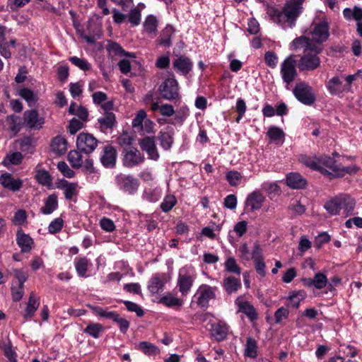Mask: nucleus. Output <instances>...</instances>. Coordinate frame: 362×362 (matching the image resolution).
I'll return each instance as SVG.
<instances>
[{
	"instance_id": "nucleus-30",
	"label": "nucleus",
	"mask_w": 362,
	"mask_h": 362,
	"mask_svg": "<svg viewBox=\"0 0 362 362\" xmlns=\"http://www.w3.org/2000/svg\"><path fill=\"white\" fill-rule=\"evenodd\" d=\"M100 129L105 132L107 129H112L116 123V117L113 112H105L104 115L98 119Z\"/></svg>"
},
{
	"instance_id": "nucleus-54",
	"label": "nucleus",
	"mask_w": 362,
	"mask_h": 362,
	"mask_svg": "<svg viewBox=\"0 0 362 362\" xmlns=\"http://www.w3.org/2000/svg\"><path fill=\"white\" fill-rule=\"evenodd\" d=\"M224 267L226 271L230 273H233L238 275L241 274V269L237 264L235 259L233 257H229L226 259L224 263Z\"/></svg>"
},
{
	"instance_id": "nucleus-59",
	"label": "nucleus",
	"mask_w": 362,
	"mask_h": 362,
	"mask_svg": "<svg viewBox=\"0 0 362 362\" xmlns=\"http://www.w3.org/2000/svg\"><path fill=\"white\" fill-rule=\"evenodd\" d=\"M64 226V221L61 217L54 218L48 226V231L54 234L61 231Z\"/></svg>"
},
{
	"instance_id": "nucleus-9",
	"label": "nucleus",
	"mask_w": 362,
	"mask_h": 362,
	"mask_svg": "<svg viewBox=\"0 0 362 362\" xmlns=\"http://www.w3.org/2000/svg\"><path fill=\"white\" fill-rule=\"evenodd\" d=\"M16 281H13L11 286V296L13 301H19L24 295V283L28 279V274L24 272L14 270Z\"/></svg>"
},
{
	"instance_id": "nucleus-18",
	"label": "nucleus",
	"mask_w": 362,
	"mask_h": 362,
	"mask_svg": "<svg viewBox=\"0 0 362 362\" xmlns=\"http://www.w3.org/2000/svg\"><path fill=\"white\" fill-rule=\"evenodd\" d=\"M229 327L223 321H218L211 325L209 329L211 337L216 341H221L226 339Z\"/></svg>"
},
{
	"instance_id": "nucleus-52",
	"label": "nucleus",
	"mask_w": 362,
	"mask_h": 362,
	"mask_svg": "<svg viewBox=\"0 0 362 362\" xmlns=\"http://www.w3.org/2000/svg\"><path fill=\"white\" fill-rule=\"evenodd\" d=\"M177 204V199L173 194H167L160 203V208L163 212L170 211Z\"/></svg>"
},
{
	"instance_id": "nucleus-46",
	"label": "nucleus",
	"mask_w": 362,
	"mask_h": 362,
	"mask_svg": "<svg viewBox=\"0 0 362 362\" xmlns=\"http://www.w3.org/2000/svg\"><path fill=\"white\" fill-rule=\"evenodd\" d=\"M158 27V21L156 16L153 15L148 16L144 22V28L145 32L148 34H156Z\"/></svg>"
},
{
	"instance_id": "nucleus-2",
	"label": "nucleus",
	"mask_w": 362,
	"mask_h": 362,
	"mask_svg": "<svg viewBox=\"0 0 362 362\" xmlns=\"http://www.w3.org/2000/svg\"><path fill=\"white\" fill-rule=\"evenodd\" d=\"M319 164L322 166L320 172L332 177H343L346 174H352L357 170L355 166L342 167L332 158L326 155L319 156Z\"/></svg>"
},
{
	"instance_id": "nucleus-27",
	"label": "nucleus",
	"mask_w": 362,
	"mask_h": 362,
	"mask_svg": "<svg viewBox=\"0 0 362 362\" xmlns=\"http://www.w3.org/2000/svg\"><path fill=\"white\" fill-rule=\"evenodd\" d=\"M340 211L342 210V215L344 216H351L355 208V200L349 195L339 196Z\"/></svg>"
},
{
	"instance_id": "nucleus-56",
	"label": "nucleus",
	"mask_w": 362,
	"mask_h": 362,
	"mask_svg": "<svg viewBox=\"0 0 362 362\" xmlns=\"http://www.w3.org/2000/svg\"><path fill=\"white\" fill-rule=\"evenodd\" d=\"M69 59L74 66H77L82 71H86L91 69L90 64L85 59L79 58L74 56L70 57Z\"/></svg>"
},
{
	"instance_id": "nucleus-1",
	"label": "nucleus",
	"mask_w": 362,
	"mask_h": 362,
	"mask_svg": "<svg viewBox=\"0 0 362 362\" xmlns=\"http://www.w3.org/2000/svg\"><path fill=\"white\" fill-rule=\"evenodd\" d=\"M305 0H288L284 6V11H280L276 8H271L268 13L273 21L284 28L288 26L292 28L298 16L302 12V4Z\"/></svg>"
},
{
	"instance_id": "nucleus-51",
	"label": "nucleus",
	"mask_w": 362,
	"mask_h": 362,
	"mask_svg": "<svg viewBox=\"0 0 362 362\" xmlns=\"http://www.w3.org/2000/svg\"><path fill=\"white\" fill-rule=\"evenodd\" d=\"M23 160V155L21 152H14L6 155L3 160V165L9 167L11 165H18Z\"/></svg>"
},
{
	"instance_id": "nucleus-49",
	"label": "nucleus",
	"mask_w": 362,
	"mask_h": 362,
	"mask_svg": "<svg viewBox=\"0 0 362 362\" xmlns=\"http://www.w3.org/2000/svg\"><path fill=\"white\" fill-rule=\"evenodd\" d=\"M341 81L339 76L332 78L327 84V88L332 95H337L342 93Z\"/></svg>"
},
{
	"instance_id": "nucleus-23",
	"label": "nucleus",
	"mask_w": 362,
	"mask_h": 362,
	"mask_svg": "<svg viewBox=\"0 0 362 362\" xmlns=\"http://www.w3.org/2000/svg\"><path fill=\"white\" fill-rule=\"evenodd\" d=\"M40 306L38 297L34 292H31L23 313V317L25 320H30L35 315L36 310Z\"/></svg>"
},
{
	"instance_id": "nucleus-5",
	"label": "nucleus",
	"mask_w": 362,
	"mask_h": 362,
	"mask_svg": "<svg viewBox=\"0 0 362 362\" xmlns=\"http://www.w3.org/2000/svg\"><path fill=\"white\" fill-rule=\"evenodd\" d=\"M320 52L310 51L303 53L298 63V68L301 71H311L320 67L321 64L318 54Z\"/></svg>"
},
{
	"instance_id": "nucleus-6",
	"label": "nucleus",
	"mask_w": 362,
	"mask_h": 362,
	"mask_svg": "<svg viewBox=\"0 0 362 362\" xmlns=\"http://www.w3.org/2000/svg\"><path fill=\"white\" fill-rule=\"evenodd\" d=\"M296 62L293 55H290L281 64L280 74L283 81L290 85L297 76Z\"/></svg>"
},
{
	"instance_id": "nucleus-21",
	"label": "nucleus",
	"mask_w": 362,
	"mask_h": 362,
	"mask_svg": "<svg viewBox=\"0 0 362 362\" xmlns=\"http://www.w3.org/2000/svg\"><path fill=\"white\" fill-rule=\"evenodd\" d=\"M173 66L177 73L187 75L192 69L193 62L189 57L180 55L173 60Z\"/></svg>"
},
{
	"instance_id": "nucleus-17",
	"label": "nucleus",
	"mask_w": 362,
	"mask_h": 362,
	"mask_svg": "<svg viewBox=\"0 0 362 362\" xmlns=\"http://www.w3.org/2000/svg\"><path fill=\"white\" fill-rule=\"evenodd\" d=\"M139 144L142 149L148 154L149 159L157 160L159 158V153L158 152L154 137L146 136L139 141Z\"/></svg>"
},
{
	"instance_id": "nucleus-58",
	"label": "nucleus",
	"mask_w": 362,
	"mask_h": 362,
	"mask_svg": "<svg viewBox=\"0 0 362 362\" xmlns=\"http://www.w3.org/2000/svg\"><path fill=\"white\" fill-rule=\"evenodd\" d=\"M257 342L256 341L249 337L247 339L245 355L250 358H255L257 356Z\"/></svg>"
},
{
	"instance_id": "nucleus-22",
	"label": "nucleus",
	"mask_w": 362,
	"mask_h": 362,
	"mask_svg": "<svg viewBox=\"0 0 362 362\" xmlns=\"http://www.w3.org/2000/svg\"><path fill=\"white\" fill-rule=\"evenodd\" d=\"M117 155V151L112 146H105L100 161L105 168H113L116 164Z\"/></svg>"
},
{
	"instance_id": "nucleus-37",
	"label": "nucleus",
	"mask_w": 362,
	"mask_h": 362,
	"mask_svg": "<svg viewBox=\"0 0 362 362\" xmlns=\"http://www.w3.org/2000/svg\"><path fill=\"white\" fill-rule=\"evenodd\" d=\"M51 147L54 152L59 155L64 154L67 150V141L62 136H57L53 139Z\"/></svg>"
},
{
	"instance_id": "nucleus-60",
	"label": "nucleus",
	"mask_w": 362,
	"mask_h": 362,
	"mask_svg": "<svg viewBox=\"0 0 362 362\" xmlns=\"http://www.w3.org/2000/svg\"><path fill=\"white\" fill-rule=\"evenodd\" d=\"M314 287L317 289L325 288L327 284V278L325 274L318 272L313 277Z\"/></svg>"
},
{
	"instance_id": "nucleus-8",
	"label": "nucleus",
	"mask_w": 362,
	"mask_h": 362,
	"mask_svg": "<svg viewBox=\"0 0 362 362\" xmlns=\"http://www.w3.org/2000/svg\"><path fill=\"white\" fill-rule=\"evenodd\" d=\"M158 90L162 98L167 100L180 99L178 83L174 78H166Z\"/></svg>"
},
{
	"instance_id": "nucleus-45",
	"label": "nucleus",
	"mask_w": 362,
	"mask_h": 362,
	"mask_svg": "<svg viewBox=\"0 0 362 362\" xmlns=\"http://www.w3.org/2000/svg\"><path fill=\"white\" fill-rule=\"evenodd\" d=\"M324 208L326 209V211L330 215H332V216L339 215L341 213H340L339 196L327 201L325 204Z\"/></svg>"
},
{
	"instance_id": "nucleus-19",
	"label": "nucleus",
	"mask_w": 362,
	"mask_h": 362,
	"mask_svg": "<svg viewBox=\"0 0 362 362\" xmlns=\"http://www.w3.org/2000/svg\"><path fill=\"white\" fill-rule=\"evenodd\" d=\"M235 303L238 307V311L245 314L250 321L253 322L257 319V312L249 301L239 297Z\"/></svg>"
},
{
	"instance_id": "nucleus-13",
	"label": "nucleus",
	"mask_w": 362,
	"mask_h": 362,
	"mask_svg": "<svg viewBox=\"0 0 362 362\" xmlns=\"http://www.w3.org/2000/svg\"><path fill=\"white\" fill-rule=\"evenodd\" d=\"M312 40L317 45L325 42L329 36V26L326 20H323L314 25L311 32Z\"/></svg>"
},
{
	"instance_id": "nucleus-53",
	"label": "nucleus",
	"mask_w": 362,
	"mask_h": 362,
	"mask_svg": "<svg viewBox=\"0 0 362 362\" xmlns=\"http://www.w3.org/2000/svg\"><path fill=\"white\" fill-rule=\"evenodd\" d=\"M0 347L3 350L5 356L8 358V362H17L16 354L13 351L10 341L0 343Z\"/></svg>"
},
{
	"instance_id": "nucleus-34",
	"label": "nucleus",
	"mask_w": 362,
	"mask_h": 362,
	"mask_svg": "<svg viewBox=\"0 0 362 362\" xmlns=\"http://www.w3.org/2000/svg\"><path fill=\"white\" fill-rule=\"evenodd\" d=\"M159 303L169 308L181 307L183 300L175 297L173 293L167 292L160 297Z\"/></svg>"
},
{
	"instance_id": "nucleus-50",
	"label": "nucleus",
	"mask_w": 362,
	"mask_h": 362,
	"mask_svg": "<svg viewBox=\"0 0 362 362\" xmlns=\"http://www.w3.org/2000/svg\"><path fill=\"white\" fill-rule=\"evenodd\" d=\"M67 158L73 168H78L83 165V158L80 151H70Z\"/></svg>"
},
{
	"instance_id": "nucleus-39",
	"label": "nucleus",
	"mask_w": 362,
	"mask_h": 362,
	"mask_svg": "<svg viewBox=\"0 0 362 362\" xmlns=\"http://www.w3.org/2000/svg\"><path fill=\"white\" fill-rule=\"evenodd\" d=\"M299 160L301 163L313 170L319 171L322 168V166L319 164V157L315 156H311L303 154L300 156Z\"/></svg>"
},
{
	"instance_id": "nucleus-63",
	"label": "nucleus",
	"mask_w": 362,
	"mask_h": 362,
	"mask_svg": "<svg viewBox=\"0 0 362 362\" xmlns=\"http://www.w3.org/2000/svg\"><path fill=\"white\" fill-rule=\"evenodd\" d=\"M84 122L82 120L72 118L69 124V132L71 134H75L78 131L84 127Z\"/></svg>"
},
{
	"instance_id": "nucleus-4",
	"label": "nucleus",
	"mask_w": 362,
	"mask_h": 362,
	"mask_svg": "<svg viewBox=\"0 0 362 362\" xmlns=\"http://www.w3.org/2000/svg\"><path fill=\"white\" fill-rule=\"evenodd\" d=\"M217 287L208 284H202L199 286L194 298L197 305L202 310H206L209 306V301L216 298Z\"/></svg>"
},
{
	"instance_id": "nucleus-48",
	"label": "nucleus",
	"mask_w": 362,
	"mask_h": 362,
	"mask_svg": "<svg viewBox=\"0 0 362 362\" xmlns=\"http://www.w3.org/2000/svg\"><path fill=\"white\" fill-rule=\"evenodd\" d=\"M84 333L89 334L95 339L100 337L103 332V326L100 323H90L83 330Z\"/></svg>"
},
{
	"instance_id": "nucleus-11",
	"label": "nucleus",
	"mask_w": 362,
	"mask_h": 362,
	"mask_svg": "<svg viewBox=\"0 0 362 362\" xmlns=\"http://www.w3.org/2000/svg\"><path fill=\"white\" fill-rule=\"evenodd\" d=\"M194 281V276L186 269L182 268L179 271L177 286L182 296H187Z\"/></svg>"
},
{
	"instance_id": "nucleus-24",
	"label": "nucleus",
	"mask_w": 362,
	"mask_h": 362,
	"mask_svg": "<svg viewBox=\"0 0 362 362\" xmlns=\"http://www.w3.org/2000/svg\"><path fill=\"white\" fill-rule=\"evenodd\" d=\"M78 185L76 182H69L66 180H62L58 188L63 190L64 195L66 199L73 200L78 194Z\"/></svg>"
},
{
	"instance_id": "nucleus-36",
	"label": "nucleus",
	"mask_w": 362,
	"mask_h": 362,
	"mask_svg": "<svg viewBox=\"0 0 362 362\" xmlns=\"http://www.w3.org/2000/svg\"><path fill=\"white\" fill-rule=\"evenodd\" d=\"M107 50L110 54L116 56H127L129 57L134 58L135 54L132 52H127L118 43L112 41H109L107 45Z\"/></svg>"
},
{
	"instance_id": "nucleus-32",
	"label": "nucleus",
	"mask_w": 362,
	"mask_h": 362,
	"mask_svg": "<svg viewBox=\"0 0 362 362\" xmlns=\"http://www.w3.org/2000/svg\"><path fill=\"white\" fill-rule=\"evenodd\" d=\"M287 185L293 189H302L306 185V180L298 173H291L286 176Z\"/></svg>"
},
{
	"instance_id": "nucleus-31",
	"label": "nucleus",
	"mask_w": 362,
	"mask_h": 362,
	"mask_svg": "<svg viewBox=\"0 0 362 362\" xmlns=\"http://www.w3.org/2000/svg\"><path fill=\"white\" fill-rule=\"evenodd\" d=\"M175 33L174 28L170 25H167L160 32L158 43L163 47H169L172 45V36Z\"/></svg>"
},
{
	"instance_id": "nucleus-15",
	"label": "nucleus",
	"mask_w": 362,
	"mask_h": 362,
	"mask_svg": "<svg viewBox=\"0 0 362 362\" xmlns=\"http://www.w3.org/2000/svg\"><path fill=\"white\" fill-rule=\"evenodd\" d=\"M292 46L293 49H303V53L310 51H316L317 52H321L322 47L321 45H317L308 37L300 36L295 38L292 42Z\"/></svg>"
},
{
	"instance_id": "nucleus-42",
	"label": "nucleus",
	"mask_w": 362,
	"mask_h": 362,
	"mask_svg": "<svg viewBox=\"0 0 362 362\" xmlns=\"http://www.w3.org/2000/svg\"><path fill=\"white\" fill-rule=\"evenodd\" d=\"M136 349L147 356H156L160 353L159 349L148 341H141L136 345Z\"/></svg>"
},
{
	"instance_id": "nucleus-16",
	"label": "nucleus",
	"mask_w": 362,
	"mask_h": 362,
	"mask_svg": "<svg viewBox=\"0 0 362 362\" xmlns=\"http://www.w3.org/2000/svg\"><path fill=\"white\" fill-rule=\"evenodd\" d=\"M0 185L4 189L12 192H18L23 187V180L15 178L9 173H4L0 175Z\"/></svg>"
},
{
	"instance_id": "nucleus-55",
	"label": "nucleus",
	"mask_w": 362,
	"mask_h": 362,
	"mask_svg": "<svg viewBox=\"0 0 362 362\" xmlns=\"http://www.w3.org/2000/svg\"><path fill=\"white\" fill-rule=\"evenodd\" d=\"M19 95L28 103L29 106H32L37 100L34 92L28 88H21L19 90Z\"/></svg>"
},
{
	"instance_id": "nucleus-61",
	"label": "nucleus",
	"mask_w": 362,
	"mask_h": 362,
	"mask_svg": "<svg viewBox=\"0 0 362 362\" xmlns=\"http://www.w3.org/2000/svg\"><path fill=\"white\" fill-rule=\"evenodd\" d=\"M57 168L66 177L72 178L75 175V172L71 170L64 161L59 162L57 163Z\"/></svg>"
},
{
	"instance_id": "nucleus-33",
	"label": "nucleus",
	"mask_w": 362,
	"mask_h": 362,
	"mask_svg": "<svg viewBox=\"0 0 362 362\" xmlns=\"http://www.w3.org/2000/svg\"><path fill=\"white\" fill-rule=\"evenodd\" d=\"M306 296V293L303 290L292 291L287 297L288 302L286 305L288 307L298 308L300 303L305 299Z\"/></svg>"
},
{
	"instance_id": "nucleus-10",
	"label": "nucleus",
	"mask_w": 362,
	"mask_h": 362,
	"mask_svg": "<svg viewBox=\"0 0 362 362\" xmlns=\"http://www.w3.org/2000/svg\"><path fill=\"white\" fill-rule=\"evenodd\" d=\"M23 124L31 130H40L45 124V118L40 117L37 110L35 109L25 110L23 112Z\"/></svg>"
},
{
	"instance_id": "nucleus-40",
	"label": "nucleus",
	"mask_w": 362,
	"mask_h": 362,
	"mask_svg": "<svg viewBox=\"0 0 362 362\" xmlns=\"http://www.w3.org/2000/svg\"><path fill=\"white\" fill-rule=\"evenodd\" d=\"M173 132L172 130L160 132L158 136L160 145L164 150H168L171 148L173 143Z\"/></svg>"
},
{
	"instance_id": "nucleus-26",
	"label": "nucleus",
	"mask_w": 362,
	"mask_h": 362,
	"mask_svg": "<svg viewBox=\"0 0 362 362\" xmlns=\"http://www.w3.org/2000/svg\"><path fill=\"white\" fill-rule=\"evenodd\" d=\"M16 242L23 252H30L34 243L33 238L29 235L24 233L22 229L17 231Z\"/></svg>"
},
{
	"instance_id": "nucleus-20",
	"label": "nucleus",
	"mask_w": 362,
	"mask_h": 362,
	"mask_svg": "<svg viewBox=\"0 0 362 362\" xmlns=\"http://www.w3.org/2000/svg\"><path fill=\"white\" fill-rule=\"evenodd\" d=\"M265 201V197L259 191L255 190L249 194L245 200V207L255 211L260 209Z\"/></svg>"
},
{
	"instance_id": "nucleus-14",
	"label": "nucleus",
	"mask_w": 362,
	"mask_h": 362,
	"mask_svg": "<svg viewBox=\"0 0 362 362\" xmlns=\"http://www.w3.org/2000/svg\"><path fill=\"white\" fill-rule=\"evenodd\" d=\"M116 181L120 189L129 193H134L139 185V180L132 175L120 174L117 176Z\"/></svg>"
},
{
	"instance_id": "nucleus-38",
	"label": "nucleus",
	"mask_w": 362,
	"mask_h": 362,
	"mask_svg": "<svg viewBox=\"0 0 362 362\" xmlns=\"http://www.w3.org/2000/svg\"><path fill=\"white\" fill-rule=\"evenodd\" d=\"M68 112L70 115L77 116L82 122H86L88 117V110L83 106H77L75 103H71L69 107Z\"/></svg>"
},
{
	"instance_id": "nucleus-47",
	"label": "nucleus",
	"mask_w": 362,
	"mask_h": 362,
	"mask_svg": "<svg viewBox=\"0 0 362 362\" xmlns=\"http://www.w3.org/2000/svg\"><path fill=\"white\" fill-rule=\"evenodd\" d=\"M86 306L97 316L110 320L113 317L115 311L109 310L107 308H103L100 306L88 304Z\"/></svg>"
},
{
	"instance_id": "nucleus-41",
	"label": "nucleus",
	"mask_w": 362,
	"mask_h": 362,
	"mask_svg": "<svg viewBox=\"0 0 362 362\" xmlns=\"http://www.w3.org/2000/svg\"><path fill=\"white\" fill-rule=\"evenodd\" d=\"M267 135L271 141L276 144H282L285 136L283 130L275 126L269 128Z\"/></svg>"
},
{
	"instance_id": "nucleus-57",
	"label": "nucleus",
	"mask_w": 362,
	"mask_h": 362,
	"mask_svg": "<svg viewBox=\"0 0 362 362\" xmlns=\"http://www.w3.org/2000/svg\"><path fill=\"white\" fill-rule=\"evenodd\" d=\"M226 178L230 186L236 187L241 182L242 175L236 170H231L227 173Z\"/></svg>"
},
{
	"instance_id": "nucleus-35",
	"label": "nucleus",
	"mask_w": 362,
	"mask_h": 362,
	"mask_svg": "<svg viewBox=\"0 0 362 362\" xmlns=\"http://www.w3.org/2000/svg\"><path fill=\"white\" fill-rule=\"evenodd\" d=\"M241 285L240 279L232 276L225 278L223 281V287L229 294L236 292Z\"/></svg>"
},
{
	"instance_id": "nucleus-12",
	"label": "nucleus",
	"mask_w": 362,
	"mask_h": 362,
	"mask_svg": "<svg viewBox=\"0 0 362 362\" xmlns=\"http://www.w3.org/2000/svg\"><path fill=\"white\" fill-rule=\"evenodd\" d=\"M98 143L97 139L88 133H80L76 139L78 149L86 153H92L96 148Z\"/></svg>"
},
{
	"instance_id": "nucleus-64",
	"label": "nucleus",
	"mask_w": 362,
	"mask_h": 362,
	"mask_svg": "<svg viewBox=\"0 0 362 362\" xmlns=\"http://www.w3.org/2000/svg\"><path fill=\"white\" fill-rule=\"evenodd\" d=\"M35 178L42 185H47L51 181L49 174L45 170H39L35 175Z\"/></svg>"
},
{
	"instance_id": "nucleus-43",
	"label": "nucleus",
	"mask_w": 362,
	"mask_h": 362,
	"mask_svg": "<svg viewBox=\"0 0 362 362\" xmlns=\"http://www.w3.org/2000/svg\"><path fill=\"white\" fill-rule=\"evenodd\" d=\"M343 15L346 21L354 19L356 21L362 20V8L358 6H354L352 9L346 8L343 11Z\"/></svg>"
},
{
	"instance_id": "nucleus-44",
	"label": "nucleus",
	"mask_w": 362,
	"mask_h": 362,
	"mask_svg": "<svg viewBox=\"0 0 362 362\" xmlns=\"http://www.w3.org/2000/svg\"><path fill=\"white\" fill-rule=\"evenodd\" d=\"M75 268L80 277H86V274L90 264L89 260L86 257L76 259L74 262Z\"/></svg>"
},
{
	"instance_id": "nucleus-29",
	"label": "nucleus",
	"mask_w": 362,
	"mask_h": 362,
	"mask_svg": "<svg viewBox=\"0 0 362 362\" xmlns=\"http://www.w3.org/2000/svg\"><path fill=\"white\" fill-rule=\"evenodd\" d=\"M44 206L40 208V212L44 215L52 214L58 208V198L56 194H52L44 199Z\"/></svg>"
},
{
	"instance_id": "nucleus-3",
	"label": "nucleus",
	"mask_w": 362,
	"mask_h": 362,
	"mask_svg": "<svg viewBox=\"0 0 362 362\" xmlns=\"http://www.w3.org/2000/svg\"><path fill=\"white\" fill-rule=\"evenodd\" d=\"M295 98L305 105H312L316 100L313 88L306 82L301 81L296 84L293 89Z\"/></svg>"
},
{
	"instance_id": "nucleus-25",
	"label": "nucleus",
	"mask_w": 362,
	"mask_h": 362,
	"mask_svg": "<svg viewBox=\"0 0 362 362\" xmlns=\"http://www.w3.org/2000/svg\"><path fill=\"white\" fill-rule=\"evenodd\" d=\"M165 274L157 273L154 274L149 280L148 284V289L153 295L163 291L165 285L164 281Z\"/></svg>"
},
{
	"instance_id": "nucleus-28",
	"label": "nucleus",
	"mask_w": 362,
	"mask_h": 362,
	"mask_svg": "<svg viewBox=\"0 0 362 362\" xmlns=\"http://www.w3.org/2000/svg\"><path fill=\"white\" fill-rule=\"evenodd\" d=\"M6 125L13 136H16L22 129L23 120L17 115H11L6 118Z\"/></svg>"
},
{
	"instance_id": "nucleus-7",
	"label": "nucleus",
	"mask_w": 362,
	"mask_h": 362,
	"mask_svg": "<svg viewBox=\"0 0 362 362\" xmlns=\"http://www.w3.org/2000/svg\"><path fill=\"white\" fill-rule=\"evenodd\" d=\"M122 155L123 165L127 168H133L139 165L145 160L144 156L139 149L134 146L124 148Z\"/></svg>"
},
{
	"instance_id": "nucleus-62",
	"label": "nucleus",
	"mask_w": 362,
	"mask_h": 362,
	"mask_svg": "<svg viewBox=\"0 0 362 362\" xmlns=\"http://www.w3.org/2000/svg\"><path fill=\"white\" fill-rule=\"evenodd\" d=\"M27 219V214L25 210L19 209L16 211L12 222L16 226H22Z\"/></svg>"
}]
</instances>
